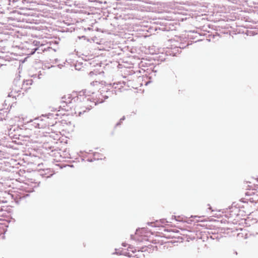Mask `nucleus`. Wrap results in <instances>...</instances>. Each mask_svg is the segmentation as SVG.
Wrapping results in <instances>:
<instances>
[{
    "label": "nucleus",
    "mask_w": 258,
    "mask_h": 258,
    "mask_svg": "<svg viewBox=\"0 0 258 258\" xmlns=\"http://www.w3.org/2000/svg\"><path fill=\"white\" fill-rule=\"evenodd\" d=\"M111 84H107L105 86L102 87V88L99 89V92L100 95L102 97L104 98V100H102L100 102L102 103L105 100L108 98L109 96H111L112 95L114 94H116V91L113 89H111Z\"/></svg>",
    "instance_id": "1"
},
{
    "label": "nucleus",
    "mask_w": 258,
    "mask_h": 258,
    "mask_svg": "<svg viewBox=\"0 0 258 258\" xmlns=\"http://www.w3.org/2000/svg\"><path fill=\"white\" fill-rule=\"evenodd\" d=\"M168 222L166 219H161L159 221H156L154 225H153V222H148L147 224L151 226L152 227H160L162 226V225L163 224H165L166 223Z\"/></svg>",
    "instance_id": "2"
},
{
    "label": "nucleus",
    "mask_w": 258,
    "mask_h": 258,
    "mask_svg": "<svg viewBox=\"0 0 258 258\" xmlns=\"http://www.w3.org/2000/svg\"><path fill=\"white\" fill-rule=\"evenodd\" d=\"M9 2V4L11 5L12 7L14 8H18L20 7V4L21 3H24L26 2V0H8Z\"/></svg>",
    "instance_id": "3"
},
{
    "label": "nucleus",
    "mask_w": 258,
    "mask_h": 258,
    "mask_svg": "<svg viewBox=\"0 0 258 258\" xmlns=\"http://www.w3.org/2000/svg\"><path fill=\"white\" fill-rule=\"evenodd\" d=\"M125 82H118L117 83H114L113 84H111V89L115 90L118 89V90H121V88L125 85Z\"/></svg>",
    "instance_id": "4"
},
{
    "label": "nucleus",
    "mask_w": 258,
    "mask_h": 258,
    "mask_svg": "<svg viewBox=\"0 0 258 258\" xmlns=\"http://www.w3.org/2000/svg\"><path fill=\"white\" fill-rule=\"evenodd\" d=\"M57 115H58L57 114H54L53 113H49V114L46 115V116H47L48 118L54 117L55 116H57Z\"/></svg>",
    "instance_id": "5"
},
{
    "label": "nucleus",
    "mask_w": 258,
    "mask_h": 258,
    "mask_svg": "<svg viewBox=\"0 0 258 258\" xmlns=\"http://www.w3.org/2000/svg\"><path fill=\"white\" fill-rule=\"evenodd\" d=\"M146 229V228H145V227H143V228H139L138 229H137L136 230V234H137L138 233L139 231L140 230V229H142V230H145Z\"/></svg>",
    "instance_id": "6"
},
{
    "label": "nucleus",
    "mask_w": 258,
    "mask_h": 258,
    "mask_svg": "<svg viewBox=\"0 0 258 258\" xmlns=\"http://www.w3.org/2000/svg\"><path fill=\"white\" fill-rule=\"evenodd\" d=\"M95 160H96L95 158H94L93 159H88L87 161L89 162H93L94 161H95Z\"/></svg>",
    "instance_id": "7"
},
{
    "label": "nucleus",
    "mask_w": 258,
    "mask_h": 258,
    "mask_svg": "<svg viewBox=\"0 0 258 258\" xmlns=\"http://www.w3.org/2000/svg\"><path fill=\"white\" fill-rule=\"evenodd\" d=\"M98 84H99V83H98L97 81L93 82L91 83V84L93 86L97 85Z\"/></svg>",
    "instance_id": "8"
},
{
    "label": "nucleus",
    "mask_w": 258,
    "mask_h": 258,
    "mask_svg": "<svg viewBox=\"0 0 258 258\" xmlns=\"http://www.w3.org/2000/svg\"><path fill=\"white\" fill-rule=\"evenodd\" d=\"M121 123L122 121H121L120 120H119V121L115 124V126H117L121 125Z\"/></svg>",
    "instance_id": "9"
},
{
    "label": "nucleus",
    "mask_w": 258,
    "mask_h": 258,
    "mask_svg": "<svg viewBox=\"0 0 258 258\" xmlns=\"http://www.w3.org/2000/svg\"><path fill=\"white\" fill-rule=\"evenodd\" d=\"M125 119V116H123L120 119V121L122 122V121L124 120Z\"/></svg>",
    "instance_id": "10"
},
{
    "label": "nucleus",
    "mask_w": 258,
    "mask_h": 258,
    "mask_svg": "<svg viewBox=\"0 0 258 258\" xmlns=\"http://www.w3.org/2000/svg\"><path fill=\"white\" fill-rule=\"evenodd\" d=\"M233 209V207H229V209L230 210V211H229V212H230V213H232V212H233V210H231V209Z\"/></svg>",
    "instance_id": "11"
},
{
    "label": "nucleus",
    "mask_w": 258,
    "mask_h": 258,
    "mask_svg": "<svg viewBox=\"0 0 258 258\" xmlns=\"http://www.w3.org/2000/svg\"><path fill=\"white\" fill-rule=\"evenodd\" d=\"M94 74V73L93 72H90V73H89V75L92 76L93 74Z\"/></svg>",
    "instance_id": "12"
},
{
    "label": "nucleus",
    "mask_w": 258,
    "mask_h": 258,
    "mask_svg": "<svg viewBox=\"0 0 258 258\" xmlns=\"http://www.w3.org/2000/svg\"><path fill=\"white\" fill-rule=\"evenodd\" d=\"M82 93L83 94L86 95V94H85L86 93V91L80 92V93Z\"/></svg>",
    "instance_id": "13"
},
{
    "label": "nucleus",
    "mask_w": 258,
    "mask_h": 258,
    "mask_svg": "<svg viewBox=\"0 0 258 258\" xmlns=\"http://www.w3.org/2000/svg\"><path fill=\"white\" fill-rule=\"evenodd\" d=\"M208 206H209V209L210 210H212V211H213V210H212V207L210 206V205L209 204H208Z\"/></svg>",
    "instance_id": "14"
},
{
    "label": "nucleus",
    "mask_w": 258,
    "mask_h": 258,
    "mask_svg": "<svg viewBox=\"0 0 258 258\" xmlns=\"http://www.w3.org/2000/svg\"><path fill=\"white\" fill-rule=\"evenodd\" d=\"M61 66H62V65H61V64H58V65H57V67H58L59 69H61Z\"/></svg>",
    "instance_id": "15"
},
{
    "label": "nucleus",
    "mask_w": 258,
    "mask_h": 258,
    "mask_svg": "<svg viewBox=\"0 0 258 258\" xmlns=\"http://www.w3.org/2000/svg\"><path fill=\"white\" fill-rule=\"evenodd\" d=\"M156 72H157V71H156V70H155V71L153 70V73H154V75H155V73H156Z\"/></svg>",
    "instance_id": "16"
},
{
    "label": "nucleus",
    "mask_w": 258,
    "mask_h": 258,
    "mask_svg": "<svg viewBox=\"0 0 258 258\" xmlns=\"http://www.w3.org/2000/svg\"><path fill=\"white\" fill-rule=\"evenodd\" d=\"M17 81H18V80H17V78H15V79H14V82H17Z\"/></svg>",
    "instance_id": "17"
},
{
    "label": "nucleus",
    "mask_w": 258,
    "mask_h": 258,
    "mask_svg": "<svg viewBox=\"0 0 258 258\" xmlns=\"http://www.w3.org/2000/svg\"><path fill=\"white\" fill-rule=\"evenodd\" d=\"M131 238L132 239H134V235H131Z\"/></svg>",
    "instance_id": "18"
},
{
    "label": "nucleus",
    "mask_w": 258,
    "mask_h": 258,
    "mask_svg": "<svg viewBox=\"0 0 258 258\" xmlns=\"http://www.w3.org/2000/svg\"><path fill=\"white\" fill-rule=\"evenodd\" d=\"M122 245H123V246H124V247H125V246H126V245H125V244H124V243H122Z\"/></svg>",
    "instance_id": "19"
},
{
    "label": "nucleus",
    "mask_w": 258,
    "mask_h": 258,
    "mask_svg": "<svg viewBox=\"0 0 258 258\" xmlns=\"http://www.w3.org/2000/svg\"><path fill=\"white\" fill-rule=\"evenodd\" d=\"M82 37L85 38L86 37L85 36H83Z\"/></svg>",
    "instance_id": "20"
},
{
    "label": "nucleus",
    "mask_w": 258,
    "mask_h": 258,
    "mask_svg": "<svg viewBox=\"0 0 258 258\" xmlns=\"http://www.w3.org/2000/svg\"><path fill=\"white\" fill-rule=\"evenodd\" d=\"M179 48H184V47H181V46H179Z\"/></svg>",
    "instance_id": "21"
},
{
    "label": "nucleus",
    "mask_w": 258,
    "mask_h": 258,
    "mask_svg": "<svg viewBox=\"0 0 258 258\" xmlns=\"http://www.w3.org/2000/svg\"><path fill=\"white\" fill-rule=\"evenodd\" d=\"M81 114V112H79V115H80Z\"/></svg>",
    "instance_id": "22"
},
{
    "label": "nucleus",
    "mask_w": 258,
    "mask_h": 258,
    "mask_svg": "<svg viewBox=\"0 0 258 258\" xmlns=\"http://www.w3.org/2000/svg\"><path fill=\"white\" fill-rule=\"evenodd\" d=\"M173 217L175 218V216H172V217Z\"/></svg>",
    "instance_id": "23"
}]
</instances>
